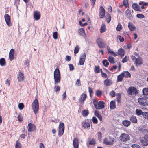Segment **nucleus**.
<instances>
[{
  "mask_svg": "<svg viewBox=\"0 0 148 148\" xmlns=\"http://www.w3.org/2000/svg\"><path fill=\"white\" fill-rule=\"evenodd\" d=\"M39 103L37 99H35L32 105V108L34 114H36L38 111Z\"/></svg>",
  "mask_w": 148,
  "mask_h": 148,
  "instance_id": "nucleus-1",
  "label": "nucleus"
},
{
  "mask_svg": "<svg viewBox=\"0 0 148 148\" xmlns=\"http://www.w3.org/2000/svg\"><path fill=\"white\" fill-rule=\"evenodd\" d=\"M130 136L128 134L123 133L121 134L119 139L122 141L126 142L130 139Z\"/></svg>",
  "mask_w": 148,
  "mask_h": 148,
  "instance_id": "nucleus-2",
  "label": "nucleus"
},
{
  "mask_svg": "<svg viewBox=\"0 0 148 148\" xmlns=\"http://www.w3.org/2000/svg\"><path fill=\"white\" fill-rule=\"evenodd\" d=\"M127 92L130 95H132L133 94L136 95L138 93L135 87L133 86L130 87L128 88Z\"/></svg>",
  "mask_w": 148,
  "mask_h": 148,
  "instance_id": "nucleus-3",
  "label": "nucleus"
},
{
  "mask_svg": "<svg viewBox=\"0 0 148 148\" xmlns=\"http://www.w3.org/2000/svg\"><path fill=\"white\" fill-rule=\"evenodd\" d=\"M138 102L141 106H148V101L147 99L139 98L138 99Z\"/></svg>",
  "mask_w": 148,
  "mask_h": 148,
  "instance_id": "nucleus-4",
  "label": "nucleus"
},
{
  "mask_svg": "<svg viewBox=\"0 0 148 148\" xmlns=\"http://www.w3.org/2000/svg\"><path fill=\"white\" fill-rule=\"evenodd\" d=\"M59 130L58 131V135L60 136L63 135L64 132V123L62 122L60 123L59 124Z\"/></svg>",
  "mask_w": 148,
  "mask_h": 148,
  "instance_id": "nucleus-5",
  "label": "nucleus"
},
{
  "mask_svg": "<svg viewBox=\"0 0 148 148\" xmlns=\"http://www.w3.org/2000/svg\"><path fill=\"white\" fill-rule=\"evenodd\" d=\"M113 138H111L110 137H105L103 140L104 143L106 145H111L113 144L114 140Z\"/></svg>",
  "mask_w": 148,
  "mask_h": 148,
  "instance_id": "nucleus-6",
  "label": "nucleus"
},
{
  "mask_svg": "<svg viewBox=\"0 0 148 148\" xmlns=\"http://www.w3.org/2000/svg\"><path fill=\"white\" fill-rule=\"evenodd\" d=\"M97 43L100 48H103L105 47V44L103 40L101 38H98L96 40Z\"/></svg>",
  "mask_w": 148,
  "mask_h": 148,
  "instance_id": "nucleus-7",
  "label": "nucleus"
},
{
  "mask_svg": "<svg viewBox=\"0 0 148 148\" xmlns=\"http://www.w3.org/2000/svg\"><path fill=\"white\" fill-rule=\"evenodd\" d=\"M105 10L102 6L100 7L99 10V16L100 18H103L105 16Z\"/></svg>",
  "mask_w": 148,
  "mask_h": 148,
  "instance_id": "nucleus-8",
  "label": "nucleus"
},
{
  "mask_svg": "<svg viewBox=\"0 0 148 148\" xmlns=\"http://www.w3.org/2000/svg\"><path fill=\"white\" fill-rule=\"evenodd\" d=\"M5 21L7 25L8 26L12 25V23L11 22L10 17V16L8 14H5L4 16Z\"/></svg>",
  "mask_w": 148,
  "mask_h": 148,
  "instance_id": "nucleus-9",
  "label": "nucleus"
},
{
  "mask_svg": "<svg viewBox=\"0 0 148 148\" xmlns=\"http://www.w3.org/2000/svg\"><path fill=\"white\" fill-rule=\"evenodd\" d=\"M86 55L85 53H84L81 54L79 60V64L80 65H83L85 62Z\"/></svg>",
  "mask_w": 148,
  "mask_h": 148,
  "instance_id": "nucleus-10",
  "label": "nucleus"
},
{
  "mask_svg": "<svg viewBox=\"0 0 148 148\" xmlns=\"http://www.w3.org/2000/svg\"><path fill=\"white\" fill-rule=\"evenodd\" d=\"M89 120H85L84 122H83L82 123V126L86 129H88L90 127V122Z\"/></svg>",
  "mask_w": 148,
  "mask_h": 148,
  "instance_id": "nucleus-11",
  "label": "nucleus"
},
{
  "mask_svg": "<svg viewBox=\"0 0 148 148\" xmlns=\"http://www.w3.org/2000/svg\"><path fill=\"white\" fill-rule=\"evenodd\" d=\"M136 66L137 67L139 65H140L143 64V60L142 58L140 57H139L137 58L134 62Z\"/></svg>",
  "mask_w": 148,
  "mask_h": 148,
  "instance_id": "nucleus-12",
  "label": "nucleus"
},
{
  "mask_svg": "<svg viewBox=\"0 0 148 148\" xmlns=\"http://www.w3.org/2000/svg\"><path fill=\"white\" fill-rule=\"evenodd\" d=\"M125 13L126 14V16L129 19L132 20L133 18V17L131 13V11L129 9H127L125 11Z\"/></svg>",
  "mask_w": 148,
  "mask_h": 148,
  "instance_id": "nucleus-13",
  "label": "nucleus"
},
{
  "mask_svg": "<svg viewBox=\"0 0 148 148\" xmlns=\"http://www.w3.org/2000/svg\"><path fill=\"white\" fill-rule=\"evenodd\" d=\"M34 17L35 20H38L40 18V12L38 11H35L34 13Z\"/></svg>",
  "mask_w": 148,
  "mask_h": 148,
  "instance_id": "nucleus-14",
  "label": "nucleus"
},
{
  "mask_svg": "<svg viewBox=\"0 0 148 148\" xmlns=\"http://www.w3.org/2000/svg\"><path fill=\"white\" fill-rule=\"evenodd\" d=\"M104 103L102 101H100L98 103L96 108L97 109H102L105 107Z\"/></svg>",
  "mask_w": 148,
  "mask_h": 148,
  "instance_id": "nucleus-15",
  "label": "nucleus"
},
{
  "mask_svg": "<svg viewBox=\"0 0 148 148\" xmlns=\"http://www.w3.org/2000/svg\"><path fill=\"white\" fill-rule=\"evenodd\" d=\"M132 7L135 10L137 11H141L140 7L136 3H134L132 5Z\"/></svg>",
  "mask_w": 148,
  "mask_h": 148,
  "instance_id": "nucleus-16",
  "label": "nucleus"
},
{
  "mask_svg": "<svg viewBox=\"0 0 148 148\" xmlns=\"http://www.w3.org/2000/svg\"><path fill=\"white\" fill-rule=\"evenodd\" d=\"M113 83V82L110 79H107L104 81V84L105 86H108L111 85Z\"/></svg>",
  "mask_w": 148,
  "mask_h": 148,
  "instance_id": "nucleus-17",
  "label": "nucleus"
},
{
  "mask_svg": "<svg viewBox=\"0 0 148 148\" xmlns=\"http://www.w3.org/2000/svg\"><path fill=\"white\" fill-rule=\"evenodd\" d=\"M14 50L13 49H11L9 53V58L10 61H12L14 58Z\"/></svg>",
  "mask_w": 148,
  "mask_h": 148,
  "instance_id": "nucleus-18",
  "label": "nucleus"
},
{
  "mask_svg": "<svg viewBox=\"0 0 148 148\" xmlns=\"http://www.w3.org/2000/svg\"><path fill=\"white\" fill-rule=\"evenodd\" d=\"M73 143L74 148H78L79 143L78 139L77 138L74 139Z\"/></svg>",
  "mask_w": 148,
  "mask_h": 148,
  "instance_id": "nucleus-19",
  "label": "nucleus"
},
{
  "mask_svg": "<svg viewBox=\"0 0 148 148\" xmlns=\"http://www.w3.org/2000/svg\"><path fill=\"white\" fill-rule=\"evenodd\" d=\"M17 78L18 82H21L23 81L24 79L23 74L21 72H19L18 74Z\"/></svg>",
  "mask_w": 148,
  "mask_h": 148,
  "instance_id": "nucleus-20",
  "label": "nucleus"
},
{
  "mask_svg": "<svg viewBox=\"0 0 148 148\" xmlns=\"http://www.w3.org/2000/svg\"><path fill=\"white\" fill-rule=\"evenodd\" d=\"M35 127V125L31 123H29L28 124L27 128L29 132H32L34 131V128Z\"/></svg>",
  "mask_w": 148,
  "mask_h": 148,
  "instance_id": "nucleus-21",
  "label": "nucleus"
},
{
  "mask_svg": "<svg viewBox=\"0 0 148 148\" xmlns=\"http://www.w3.org/2000/svg\"><path fill=\"white\" fill-rule=\"evenodd\" d=\"M122 124L125 127H128L131 124V122L127 120H125L123 121Z\"/></svg>",
  "mask_w": 148,
  "mask_h": 148,
  "instance_id": "nucleus-22",
  "label": "nucleus"
},
{
  "mask_svg": "<svg viewBox=\"0 0 148 148\" xmlns=\"http://www.w3.org/2000/svg\"><path fill=\"white\" fill-rule=\"evenodd\" d=\"M54 84H56V83H58L60 82L61 80V76L58 75L54 77Z\"/></svg>",
  "mask_w": 148,
  "mask_h": 148,
  "instance_id": "nucleus-23",
  "label": "nucleus"
},
{
  "mask_svg": "<svg viewBox=\"0 0 148 148\" xmlns=\"http://www.w3.org/2000/svg\"><path fill=\"white\" fill-rule=\"evenodd\" d=\"M130 121L134 123H137V120L136 116L132 115L130 118Z\"/></svg>",
  "mask_w": 148,
  "mask_h": 148,
  "instance_id": "nucleus-24",
  "label": "nucleus"
},
{
  "mask_svg": "<svg viewBox=\"0 0 148 148\" xmlns=\"http://www.w3.org/2000/svg\"><path fill=\"white\" fill-rule=\"evenodd\" d=\"M94 114L98 118L100 121H102V116L99 113V112L97 110L95 111L94 112Z\"/></svg>",
  "mask_w": 148,
  "mask_h": 148,
  "instance_id": "nucleus-25",
  "label": "nucleus"
},
{
  "mask_svg": "<svg viewBox=\"0 0 148 148\" xmlns=\"http://www.w3.org/2000/svg\"><path fill=\"white\" fill-rule=\"evenodd\" d=\"M122 73H123V77H125L126 78L130 77H131V74L128 71H124Z\"/></svg>",
  "mask_w": 148,
  "mask_h": 148,
  "instance_id": "nucleus-26",
  "label": "nucleus"
},
{
  "mask_svg": "<svg viewBox=\"0 0 148 148\" xmlns=\"http://www.w3.org/2000/svg\"><path fill=\"white\" fill-rule=\"evenodd\" d=\"M128 27L129 29L131 31H133L135 29V27L132 23L130 22L128 23Z\"/></svg>",
  "mask_w": 148,
  "mask_h": 148,
  "instance_id": "nucleus-27",
  "label": "nucleus"
},
{
  "mask_svg": "<svg viewBox=\"0 0 148 148\" xmlns=\"http://www.w3.org/2000/svg\"><path fill=\"white\" fill-rule=\"evenodd\" d=\"M140 143L143 146H145L148 145V142L145 140L143 138L140 139Z\"/></svg>",
  "mask_w": 148,
  "mask_h": 148,
  "instance_id": "nucleus-28",
  "label": "nucleus"
},
{
  "mask_svg": "<svg viewBox=\"0 0 148 148\" xmlns=\"http://www.w3.org/2000/svg\"><path fill=\"white\" fill-rule=\"evenodd\" d=\"M125 52L123 49L121 48L118 49L117 53L119 55H121V57L123 56L125 54Z\"/></svg>",
  "mask_w": 148,
  "mask_h": 148,
  "instance_id": "nucleus-29",
  "label": "nucleus"
},
{
  "mask_svg": "<svg viewBox=\"0 0 148 148\" xmlns=\"http://www.w3.org/2000/svg\"><path fill=\"white\" fill-rule=\"evenodd\" d=\"M110 106L111 109H114L116 108V103L114 101L112 100L110 102Z\"/></svg>",
  "mask_w": 148,
  "mask_h": 148,
  "instance_id": "nucleus-30",
  "label": "nucleus"
},
{
  "mask_svg": "<svg viewBox=\"0 0 148 148\" xmlns=\"http://www.w3.org/2000/svg\"><path fill=\"white\" fill-rule=\"evenodd\" d=\"M86 96V95L85 94H82L80 96V99H79L81 103L83 102L85 100Z\"/></svg>",
  "mask_w": 148,
  "mask_h": 148,
  "instance_id": "nucleus-31",
  "label": "nucleus"
},
{
  "mask_svg": "<svg viewBox=\"0 0 148 148\" xmlns=\"http://www.w3.org/2000/svg\"><path fill=\"white\" fill-rule=\"evenodd\" d=\"M58 75H60V71L58 68H56L54 72V77Z\"/></svg>",
  "mask_w": 148,
  "mask_h": 148,
  "instance_id": "nucleus-32",
  "label": "nucleus"
},
{
  "mask_svg": "<svg viewBox=\"0 0 148 148\" xmlns=\"http://www.w3.org/2000/svg\"><path fill=\"white\" fill-rule=\"evenodd\" d=\"M123 73H121L117 76V82H121L122 81L123 79Z\"/></svg>",
  "mask_w": 148,
  "mask_h": 148,
  "instance_id": "nucleus-33",
  "label": "nucleus"
},
{
  "mask_svg": "<svg viewBox=\"0 0 148 148\" xmlns=\"http://www.w3.org/2000/svg\"><path fill=\"white\" fill-rule=\"evenodd\" d=\"M6 64V62L5 59L4 58H1L0 59V65L1 66H3Z\"/></svg>",
  "mask_w": 148,
  "mask_h": 148,
  "instance_id": "nucleus-34",
  "label": "nucleus"
},
{
  "mask_svg": "<svg viewBox=\"0 0 148 148\" xmlns=\"http://www.w3.org/2000/svg\"><path fill=\"white\" fill-rule=\"evenodd\" d=\"M143 112L141 109H137L135 111L136 114L138 116H140L141 115H143Z\"/></svg>",
  "mask_w": 148,
  "mask_h": 148,
  "instance_id": "nucleus-35",
  "label": "nucleus"
},
{
  "mask_svg": "<svg viewBox=\"0 0 148 148\" xmlns=\"http://www.w3.org/2000/svg\"><path fill=\"white\" fill-rule=\"evenodd\" d=\"M108 61L110 63L114 64L115 63L114 58V57L111 56H109L108 57Z\"/></svg>",
  "mask_w": 148,
  "mask_h": 148,
  "instance_id": "nucleus-36",
  "label": "nucleus"
},
{
  "mask_svg": "<svg viewBox=\"0 0 148 148\" xmlns=\"http://www.w3.org/2000/svg\"><path fill=\"white\" fill-rule=\"evenodd\" d=\"M106 31V27L105 25L102 23L100 28V32L101 33L104 32Z\"/></svg>",
  "mask_w": 148,
  "mask_h": 148,
  "instance_id": "nucleus-37",
  "label": "nucleus"
},
{
  "mask_svg": "<svg viewBox=\"0 0 148 148\" xmlns=\"http://www.w3.org/2000/svg\"><path fill=\"white\" fill-rule=\"evenodd\" d=\"M142 92L144 95H148V88H145L142 90Z\"/></svg>",
  "mask_w": 148,
  "mask_h": 148,
  "instance_id": "nucleus-38",
  "label": "nucleus"
},
{
  "mask_svg": "<svg viewBox=\"0 0 148 148\" xmlns=\"http://www.w3.org/2000/svg\"><path fill=\"white\" fill-rule=\"evenodd\" d=\"M88 111L87 110H84L83 111L82 115L83 116H86L88 114Z\"/></svg>",
  "mask_w": 148,
  "mask_h": 148,
  "instance_id": "nucleus-39",
  "label": "nucleus"
},
{
  "mask_svg": "<svg viewBox=\"0 0 148 148\" xmlns=\"http://www.w3.org/2000/svg\"><path fill=\"white\" fill-rule=\"evenodd\" d=\"M108 52L109 53H110V54L113 56H117V54L115 52L113 51L110 50V49H108Z\"/></svg>",
  "mask_w": 148,
  "mask_h": 148,
  "instance_id": "nucleus-40",
  "label": "nucleus"
},
{
  "mask_svg": "<svg viewBox=\"0 0 148 148\" xmlns=\"http://www.w3.org/2000/svg\"><path fill=\"white\" fill-rule=\"evenodd\" d=\"M78 32L82 36H84L85 34L84 30L83 28L79 29L78 30Z\"/></svg>",
  "mask_w": 148,
  "mask_h": 148,
  "instance_id": "nucleus-41",
  "label": "nucleus"
},
{
  "mask_svg": "<svg viewBox=\"0 0 148 148\" xmlns=\"http://www.w3.org/2000/svg\"><path fill=\"white\" fill-rule=\"evenodd\" d=\"M102 63L106 67H107L109 65V63L108 62L107 60L106 59L104 60L103 61Z\"/></svg>",
  "mask_w": 148,
  "mask_h": 148,
  "instance_id": "nucleus-42",
  "label": "nucleus"
},
{
  "mask_svg": "<svg viewBox=\"0 0 148 148\" xmlns=\"http://www.w3.org/2000/svg\"><path fill=\"white\" fill-rule=\"evenodd\" d=\"M79 51V46L77 45L75 47L74 50V53L75 54H77Z\"/></svg>",
  "mask_w": 148,
  "mask_h": 148,
  "instance_id": "nucleus-43",
  "label": "nucleus"
},
{
  "mask_svg": "<svg viewBox=\"0 0 148 148\" xmlns=\"http://www.w3.org/2000/svg\"><path fill=\"white\" fill-rule=\"evenodd\" d=\"M142 116L145 119H148V112H143Z\"/></svg>",
  "mask_w": 148,
  "mask_h": 148,
  "instance_id": "nucleus-44",
  "label": "nucleus"
},
{
  "mask_svg": "<svg viewBox=\"0 0 148 148\" xmlns=\"http://www.w3.org/2000/svg\"><path fill=\"white\" fill-rule=\"evenodd\" d=\"M21 143L18 141H16L15 146L16 148H21Z\"/></svg>",
  "mask_w": 148,
  "mask_h": 148,
  "instance_id": "nucleus-45",
  "label": "nucleus"
},
{
  "mask_svg": "<svg viewBox=\"0 0 148 148\" xmlns=\"http://www.w3.org/2000/svg\"><path fill=\"white\" fill-rule=\"evenodd\" d=\"M24 104L23 103H20L18 105L19 108L20 110H22L24 108Z\"/></svg>",
  "mask_w": 148,
  "mask_h": 148,
  "instance_id": "nucleus-46",
  "label": "nucleus"
},
{
  "mask_svg": "<svg viewBox=\"0 0 148 148\" xmlns=\"http://www.w3.org/2000/svg\"><path fill=\"white\" fill-rule=\"evenodd\" d=\"M75 84L77 86H79L81 85V81L79 79H77Z\"/></svg>",
  "mask_w": 148,
  "mask_h": 148,
  "instance_id": "nucleus-47",
  "label": "nucleus"
},
{
  "mask_svg": "<svg viewBox=\"0 0 148 148\" xmlns=\"http://www.w3.org/2000/svg\"><path fill=\"white\" fill-rule=\"evenodd\" d=\"M123 4L126 7H128L129 4L127 0H123Z\"/></svg>",
  "mask_w": 148,
  "mask_h": 148,
  "instance_id": "nucleus-48",
  "label": "nucleus"
},
{
  "mask_svg": "<svg viewBox=\"0 0 148 148\" xmlns=\"http://www.w3.org/2000/svg\"><path fill=\"white\" fill-rule=\"evenodd\" d=\"M53 37L55 39H56L58 38V33L57 32H55L53 33Z\"/></svg>",
  "mask_w": 148,
  "mask_h": 148,
  "instance_id": "nucleus-49",
  "label": "nucleus"
},
{
  "mask_svg": "<svg viewBox=\"0 0 148 148\" xmlns=\"http://www.w3.org/2000/svg\"><path fill=\"white\" fill-rule=\"evenodd\" d=\"M122 25L119 23L116 28V30L117 31H120L122 29Z\"/></svg>",
  "mask_w": 148,
  "mask_h": 148,
  "instance_id": "nucleus-50",
  "label": "nucleus"
},
{
  "mask_svg": "<svg viewBox=\"0 0 148 148\" xmlns=\"http://www.w3.org/2000/svg\"><path fill=\"white\" fill-rule=\"evenodd\" d=\"M136 17L139 18H143L145 17L144 15L141 14H137Z\"/></svg>",
  "mask_w": 148,
  "mask_h": 148,
  "instance_id": "nucleus-51",
  "label": "nucleus"
},
{
  "mask_svg": "<svg viewBox=\"0 0 148 148\" xmlns=\"http://www.w3.org/2000/svg\"><path fill=\"white\" fill-rule=\"evenodd\" d=\"M110 95L112 97H115V92L113 90L111 91L110 93Z\"/></svg>",
  "mask_w": 148,
  "mask_h": 148,
  "instance_id": "nucleus-52",
  "label": "nucleus"
},
{
  "mask_svg": "<svg viewBox=\"0 0 148 148\" xmlns=\"http://www.w3.org/2000/svg\"><path fill=\"white\" fill-rule=\"evenodd\" d=\"M94 71L96 73L100 72L99 67V66H95L94 69Z\"/></svg>",
  "mask_w": 148,
  "mask_h": 148,
  "instance_id": "nucleus-53",
  "label": "nucleus"
},
{
  "mask_svg": "<svg viewBox=\"0 0 148 148\" xmlns=\"http://www.w3.org/2000/svg\"><path fill=\"white\" fill-rule=\"evenodd\" d=\"M102 92L100 90H98L97 91L96 95L98 97H100L101 95Z\"/></svg>",
  "mask_w": 148,
  "mask_h": 148,
  "instance_id": "nucleus-54",
  "label": "nucleus"
},
{
  "mask_svg": "<svg viewBox=\"0 0 148 148\" xmlns=\"http://www.w3.org/2000/svg\"><path fill=\"white\" fill-rule=\"evenodd\" d=\"M101 73L102 76L103 78H105L107 77V75L106 73L103 72L102 71V69H101Z\"/></svg>",
  "mask_w": 148,
  "mask_h": 148,
  "instance_id": "nucleus-55",
  "label": "nucleus"
},
{
  "mask_svg": "<svg viewBox=\"0 0 148 148\" xmlns=\"http://www.w3.org/2000/svg\"><path fill=\"white\" fill-rule=\"evenodd\" d=\"M128 59V57L127 56H125L124 58L122 60V62L123 63H124L126 62L127 61Z\"/></svg>",
  "mask_w": 148,
  "mask_h": 148,
  "instance_id": "nucleus-56",
  "label": "nucleus"
},
{
  "mask_svg": "<svg viewBox=\"0 0 148 148\" xmlns=\"http://www.w3.org/2000/svg\"><path fill=\"white\" fill-rule=\"evenodd\" d=\"M97 136L99 141L101 140L102 137V134L101 132H99L97 133Z\"/></svg>",
  "mask_w": 148,
  "mask_h": 148,
  "instance_id": "nucleus-57",
  "label": "nucleus"
},
{
  "mask_svg": "<svg viewBox=\"0 0 148 148\" xmlns=\"http://www.w3.org/2000/svg\"><path fill=\"white\" fill-rule=\"evenodd\" d=\"M92 121L93 123L96 124L98 122V120L97 118L95 117H93L92 118Z\"/></svg>",
  "mask_w": 148,
  "mask_h": 148,
  "instance_id": "nucleus-58",
  "label": "nucleus"
},
{
  "mask_svg": "<svg viewBox=\"0 0 148 148\" xmlns=\"http://www.w3.org/2000/svg\"><path fill=\"white\" fill-rule=\"evenodd\" d=\"M93 103L94 106L95 108H96V106H97V105L98 104V103L97 101L95 99H93Z\"/></svg>",
  "mask_w": 148,
  "mask_h": 148,
  "instance_id": "nucleus-59",
  "label": "nucleus"
},
{
  "mask_svg": "<svg viewBox=\"0 0 148 148\" xmlns=\"http://www.w3.org/2000/svg\"><path fill=\"white\" fill-rule=\"evenodd\" d=\"M69 69L70 71H73L74 69V67L73 65L72 64H69Z\"/></svg>",
  "mask_w": 148,
  "mask_h": 148,
  "instance_id": "nucleus-60",
  "label": "nucleus"
},
{
  "mask_svg": "<svg viewBox=\"0 0 148 148\" xmlns=\"http://www.w3.org/2000/svg\"><path fill=\"white\" fill-rule=\"evenodd\" d=\"M118 38L119 39V41L121 42H123L124 41V38L121 37L120 35H119L118 36Z\"/></svg>",
  "mask_w": 148,
  "mask_h": 148,
  "instance_id": "nucleus-61",
  "label": "nucleus"
},
{
  "mask_svg": "<svg viewBox=\"0 0 148 148\" xmlns=\"http://www.w3.org/2000/svg\"><path fill=\"white\" fill-rule=\"evenodd\" d=\"M89 92L90 96H91L92 94H93V91L92 89L90 87H88Z\"/></svg>",
  "mask_w": 148,
  "mask_h": 148,
  "instance_id": "nucleus-62",
  "label": "nucleus"
},
{
  "mask_svg": "<svg viewBox=\"0 0 148 148\" xmlns=\"http://www.w3.org/2000/svg\"><path fill=\"white\" fill-rule=\"evenodd\" d=\"M54 89L56 92H57L60 90V87L58 86H56L54 88Z\"/></svg>",
  "mask_w": 148,
  "mask_h": 148,
  "instance_id": "nucleus-63",
  "label": "nucleus"
},
{
  "mask_svg": "<svg viewBox=\"0 0 148 148\" xmlns=\"http://www.w3.org/2000/svg\"><path fill=\"white\" fill-rule=\"evenodd\" d=\"M132 147L133 148H141L138 145L136 144L132 145Z\"/></svg>",
  "mask_w": 148,
  "mask_h": 148,
  "instance_id": "nucleus-64",
  "label": "nucleus"
}]
</instances>
